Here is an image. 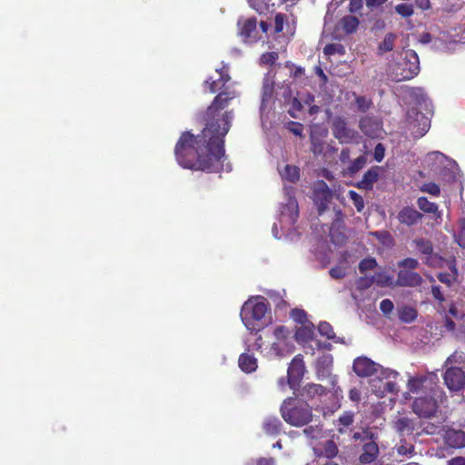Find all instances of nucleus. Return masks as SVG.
Instances as JSON below:
<instances>
[{
    "instance_id": "f257e3e1",
    "label": "nucleus",
    "mask_w": 465,
    "mask_h": 465,
    "mask_svg": "<svg viewBox=\"0 0 465 465\" xmlns=\"http://www.w3.org/2000/svg\"><path fill=\"white\" fill-rule=\"evenodd\" d=\"M238 94L224 89L213 100L204 113L205 126L201 134L182 133L174 147L175 159L180 166L193 171L218 173L223 169L224 137L231 128L232 111L221 113Z\"/></svg>"
},
{
    "instance_id": "f03ea898",
    "label": "nucleus",
    "mask_w": 465,
    "mask_h": 465,
    "mask_svg": "<svg viewBox=\"0 0 465 465\" xmlns=\"http://www.w3.org/2000/svg\"><path fill=\"white\" fill-rule=\"evenodd\" d=\"M408 389L416 394L412 402L413 411L420 418H431L438 412L444 392L438 385L436 376L420 375L411 377Z\"/></svg>"
},
{
    "instance_id": "7ed1b4c3",
    "label": "nucleus",
    "mask_w": 465,
    "mask_h": 465,
    "mask_svg": "<svg viewBox=\"0 0 465 465\" xmlns=\"http://www.w3.org/2000/svg\"><path fill=\"white\" fill-rule=\"evenodd\" d=\"M281 414L288 424L295 427L309 424L313 417L311 406L297 398L284 400L281 406Z\"/></svg>"
},
{
    "instance_id": "20e7f679",
    "label": "nucleus",
    "mask_w": 465,
    "mask_h": 465,
    "mask_svg": "<svg viewBox=\"0 0 465 465\" xmlns=\"http://www.w3.org/2000/svg\"><path fill=\"white\" fill-rule=\"evenodd\" d=\"M269 310L267 300L263 297H257L244 302L241 311V318L244 325L251 331H259L254 323L262 321Z\"/></svg>"
},
{
    "instance_id": "39448f33",
    "label": "nucleus",
    "mask_w": 465,
    "mask_h": 465,
    "mask_svg": "<svg viewBox=\"0 0 465 465\" xmlns=\"http://www.w3.org/2000/svg\"><path fill=\"white\" fill-rule=\"evenodd\" d=\"M417 259L408 257L398 262L400 271L397 275L396 284L401 287H418L423 280L420 273L414 272L419 268Z\"/></svg>"
},
{
    "instance_id": "423d86ee",
    "label": "nucleus",
    "mask_w": 465,
    "mask_h": 465,
    "mask_svg": "<svg viewBox=\"0 0 465 465\" xmlns=\"http://www.w3.org/2000/svg\"><path fill=\"white\" fill-rule=\"evenodd\" d=\"M332 135L340 143H351L356 142L359 134L354 129L349 127L346 119L342 116H336L331 122Z\"/></svg>"
},
{
    "instance_id": "0eeeda50",
    "label": "nucleus",
    "mask_w": 465,
    "mask_h": 465,
    "mask_svg": "<svg viewBox=\"0 0 465 465\" xmlns=\"http://www.w3.org/2000/svg\"><path fill=\"white\" fill-rule=\"evenodd\" d=\"M417 252L425 256L424 262L430 267H439L441 264L442 258L433 252L432 242L424 238H416L412 242Z\"/></svg>"
},
{
    "instance_id": "6e6552de",
    "label": "nucleus",
    "mask_w": 465,
    "mask_h": 465,
    "mask_svg": "<svg viewBox=\"0 0 465 465\" xmlns=\"http://www.w3.org/2000/svg\"><path fill=\"white\" fill-rule=\"evenodd\" d=\"M305 372L303 357L301 354L296 355L291 361L287 370L288 384L291 389L296 390Z\"/></svg>"
},
{
    "instance_id": "1a4fd4ad",
    "label": "nucleus",
    "mask_w": 465,
    "mask_h": 465,
    "mask_svg": "<svg viewBox=\"0 0 465 465\" xmlns=\"http://www.w3.org/2000/svg\"><path fill=\"white\" fill-rule=\"evenodd\" d=\"M333 197L332 191L329 188L327 183L320 181L313 191V200L317 206L319 215H322L328 209V204Z\"/></svg>"
},
{
    "instance_id": "9d476101",
    "label": "nucleus",
    "mask_w": 465,
    "mask_h": 465,
    "mask_svg": "<svg viewBox=\"0 0 465 465\" xmlns=\"http://www.w3.org/2000/svg\"><path fill=\"white\" fill-rule=\"evenodd\" d=\"M444 381L450 391H461L465 388V372L459 367L448 368L444 373Z\"/></svg>"
},
{
    "instance_id": "9b49d317",
    "label": "nucleus",
    "mask_w": 465,
    "mask_h": 465,
    "mask_svg": "<svg viewBox=\"0 0 465 465\" xmlns=\"http://www.w3.org/2000/svg\"><path fill=\"white\" fill-rule=\"evenodd\" d=\"M335 213V217L331 223V225L330 227L329 236L331 239V242L335 245H343L346 241L347 237L346 235L339 232L340 227L343 223V213L340 208H333Z\"/></svg>"
},
{
    "instance_id": "f8f14e48",
    "label": "nucleus",
    "mask_w": 465,
    "mask_h": 465,
    "mask_svg": "<svg viewBox=\"0 0 465 465\" xmlns=\"http://www.w3.org/2000/svg\"><path fill=\"white\" fill-rule=\"evenodd\" d=\"M380 365L371 359L361 356L354 360L352 369L361 378L371 377L378 371Z\"/></svg>"
},
{
    "instance_id": "ddd939ff",
    "label": "nucleus",
    "mask_w": 465,
    "mask_h": 465,
    "mask_svg": "<svg viewBox=\"0 0 465 465\" xmlns=\"http://www.w3.org/2000/svg\"><path fill=\"white\" fill-rule=\"evenodd\" d=\"M402 70L401 79H411L419 74L420 61L418 54L413 50L406 51Z\"/></svg>"
},
{
    "instance_id": "4468645a",
    "label": "nucleus",
    "mask_w": 465,
    "mask_h": 465,
    "mask_svg": "<svg viewBox=\"0 0 465 465\" xmlns=\"http://www.w3.org/2000/svg\"><path fill=\"white\" fill-rule=\"evenodd\" d=\"M240 35L245 43H255L260 38L257 31V20L255 17H251L243 21H239Z\"/></svg>"
},
{
    "instance_id": "2eb2a0df",
    "label": "nucleus",
    "mask_w": 465,
    "mask_h": 465,
    "mask_svg": "<svg viewBox=\"0 0 465 465\" xmlns=\"http://www.w3.org/2000/svg\"><path fill=\"white\" fill-rule=\"evenodd\" d=\"M394 429L401 435H411L414 432L419 435L420 424L418 420L401 417L394 421Z\"/></svg>"
},
{
    "instance_id": "dca6fc26",
    "label": "nucleus",
    "mask_w": 465,
    "mask_h": 465,
    "mask_svg": "<svg viewBox=\"0 0 465 465\" xmlns=\"http://www.w3.org/2000/svg\"><path fill=\"white\" fill-rule=\"evenodd\" d=\"M443 439L445 443L455 449H461L465 447V431L448 428L444 431Z\"/></svg>"
},
{
    "instance_id": "f3484780",
    "label": "nucleus",
    "mask_w": 465,
    "mask_h": 465,
    "mask_svg": "<svg viewBox=\"0 0 465 465\" xmlns=\"http://www.w3.org/2000/svg\"><path fill=\"white\" fill-rule=\"evenodd\" d=\"M380 453L378 444L371 440L364 443L361 453L359 456V461L362 464H371L376 460Z\"/></svg>"
},
{
    "instance_id": "a211bd4d",
    "label": "nucleus",
    "mask_w": 465,
    "mask_h": 465,
    "mask_svg": "<svg viewBox=\"0 0 465 465\" xmlns=\"http://www.w3.org/2000/svg\"><path fill=\"white\" fill-rule=\"evenodd\" d=\"M331 361H328L327 359L322 361H318L316 365V376L318 380H325L327 379L331 386L334 389L337 385V376L332 375L331 372Z\"/></svg>"
},
{
    "instance_id": "6ab92c4d",
    "label": "nucleus",
    "mask_w": 465,
    "mask_h": 465,
    "mask_svg": "<svg viewBox=\"0 0 465 465\" xmlns=\"http://www.w3.org/2000/svg\"><path fill=\"white\" fill-rule=\"evenodd\" d=\"M399 222L407 226H412L421 220L422 214L412 207H403L397 216Z\"/></svg>"
},
{
    "instance_id": "aec40b11",
    "label": "nucleus",
    "mask_w": 465,
    "mask_h": 465,
    "mask_svg": "<svg viewBox=\"0 0 465 465\" xmlns=\"http://www.w3.org/2000/svg\"><path fill=\"white\" fill-rule=\"evenodd\" d=\"M381 167L373 166L370 168L358 182L357 187L363 190H371L374 183L378 181Z\"/></svg>"
},
{
    "instance_id": "412c9836",
    "label": "nucleus",
    "mask_w": 465,
    "mask_h": 465,
    "mask_svg": "<svg viewBox=\"0 0 465 465\" xmlns=\"http://www.w3.org/2000/svg\"><path fill=\"white\" fill-rule=\"evenodd\" d=\"M359 128L366 136L375 137L380 131V124L373 118L364 116L359 122Z\"/></svg>"
},
{
    "instance_id": "4be33fe9",
    "label": "nucleus",
    "mask_w": 465,
    "mask_h": 465,
    "mask_svg": "<svg viewBox=\"0 0 465 465\" xmlns=\"http://www.w3.org/2000/svg\"><path fill=\"white\" fill-rule=\"evenodd\" d=\"M327 392L328 390L326 387L321 384L310 382L302 388L300 395L307 400H312L317 396L326 395Z\"/></svg>"
},
{
    "instance_id": "5701e85b",
    "label": "nucleus",
    "mask_w": 465,
    "mask_h": 465,
    "mask_svg": "<svg viewBox=\"0 0 465 465\" xmlns=\"http://www.w3.org/2000/svg\"><path fill=\"white\" fill-rule=\"evenodd\" d=\"M294 337L299 343H305L312 341L314 338L313 323L308 322L297 328Z\"/></svg>"
},
{
    "instance_id": "b1692460",
    "label": "nucleus",
    "mask_w": 465,
    "mask_h": 465,
    "mask_svg": "<svg viewBox=\"0 0 465 465\" xmlns=\"http://www.w3.org/2000/svg\"><path fill=\"white\" fill-rule=\"evenodd\" d=\"M282 423L276 416L266 417L262 421V430L267 435L276 436L282 430Z\"/></svg>"
},
{
    "instance_id": "393cba45",
    "label": "nucleus",
    "mask_w": 465,
    "mask_h": 465,
    "mask_svg": "<svg viewBox=\"0 0 465 465\" xmlns=\"http://www.w3.org/2000/svg\"><path fill=\"white\" fill-rule=\"evenodd\" d=\"M240 369L246 372L251 373L257 369V360L253 355L248 353H242L238 360Z\"/></svg>"
},
{
    "instance_id": "a878e982",
    "label": "nucleus",
    "mask_w": 465,
    "mask_h": 465,
    "mask_svg": "<svg viewBox=\"0 0 465 465\" xmlns=\"http://www.w3.org/2000/svg\"><path fill=\"white\" fill-rule=\"evenodd\" d=\"M416 122L418 123L417 130L412 131V134L415 138L422 137L430 127V121L429 118L421 113H417Z\"/></svg>"
},
{
    "instance_id": "bb28decb",
    "label": "nucleus",
    "mask_w": 465,
    "mask_h": 465,
    "mask_svg": "<svg viewBox=\"0 0 465 465\" xmlns=\"http://www.w3.org/2000/svg\"><path fill=\"white\" fill-rule=\"evenodd\" d=\"M398 316L402 322L411 323L417 319L418 312L412 306L404 305L398 309Z\"/></svg>"
},
{
    "instance_id": "cd10ccee",
    "label": "nucleus",
    "mask_w": 465,
    "mask_h": 465,
    "mask_svg": "<svg viewBox=\"0 0 465 465\" xmlns=\"http://www.w3.org/2000/svg\"><path fill=\"white\" fill-rule=\"evenodd\" d=\"M359 24V19L353 15H345L340 21L341 27L346 34L355 33Z\"/></svg>"
},
{
    "instance_id": "c85d7f7f",
    "label": "nucleus",
    "mask_w": 465,
    "mask_h": 465,
    "mask_svg": "<svg viewBox=\"0 0 465 465\" xmlns=\"http://www.w3.org/2000/svg\"><path fill=\"white\" fill-rule=\"evenodd\" d=\"M282 179L291 183H296L300 179V168L296 165L286 164L282 171L280 172Z\"/></svg>"
},
{
    "instance_id": "c756f323",
    "label": "nucleus",
    "mask_w": 465,
    "mask_h": 465,
    "mask_svg": "<svg viewBox=\"0 0 465 465\" xmlns=\"http://www.w3.org/2000/svg\"><path fill=\"white\" fill-rule=\"evenodd\" d=\"M367 163V158L365 155H360L353 161L350 162V164L345 169L344 173L349 176H353L360 170H361Z\"/></svg>"
},
{
    "instance_id": "7c9ffc66",
    "label": "nucleus",
    "mask_w": 465,
    "mask_h": 465,
    "mask_svg": "<svg viewBox=\"0 0 465 465\" xmlns=\"http://www.w3.org/2000/svg\"><path fill=\"white\" fill-rule=\"evenodd\" d=\"M338 454V447L333 440H327L322 449L321 450V453L318 454L319 457H325L326 459H333Z\"/></svg>"
},
{
    "instance_id": "2f4dec72",
    "label": "nucleus",
    "mask_w": 465,
    "mask_h": 465,
    "mask_svg": "<svg viewBox=\"0 0 465 465\" xmlns=\"http://www.w3.org/2000/svg\"><path fill=\"white\" fill-rule=\"evenodd\" d=\"M354 415L352 412L345 411L343 412L337 420V430L340 433L345 432V428H348L353 423Z\"/></svg>"
},
{
    "instance_id": "473e14b6",
    "label": "nucleus",
    "mask_w": 465,
    "mask_h": 465,
    "mask_svg": "<svg viewBox=\"0 0 465 465\" xmlns=\"http://www.w3.org/2000/svg\"><path fill=\"white\" fill-rule=\"evenodd\" d=\"M310 142H311V151L312 152V153L314 155H321L323 153L324 142L321 137H319L312 133L310 135Z\"/></svg>"
},
{
    "instance_id": "72a5a7b5",
    "label": "nucleus",
    "mask_w": 465,
    "mask_h": 465,
    "mask_svg": "<svg viewBox=\"0 0 465 465\" xmlns=\"http://www.w3.org/2000/svg\"><path fill=\"white\" fill-rule=\"evenodd\" d=\"M417 204L426 213H436L438 212V205L435 203L430 202L426 197H419Z\"/></svg>"
},
{
    "instance_id": "f704fd0d",
    "label": "nucleus",
    "mask_w": 465,
    "mask_h": 465,
    "mask_svg": "<svg viewBox=\"0 0 465 465\" xmlns=\"http://www.w3.org/2000/svg\"><path fill=\"white\" fill-rule=\"evenodd\" d=\"M396 35L393 33H388L383 40L379 45V51L381 53H387L393 49Z\"/></svg>"
},
{
    "instance_id": "c9c22d12",
    "label": "nucleus",
    "mask_w": 465,
    "mask_h": 465,
    "mask_svg": "<svg viewBox=\"0 0 465 465\" xmlns=\"http://www.w3.org/2000/svg\"><path fill=\"white\" fill-rule=\"evenodd\" d=\"M420 429L419 430V435L425 433L429 435L437 434L440 430V424L433 423L428 420H420Z\"/></svg>"
},
{
    "instance_id": "e433bc0d",
    "label": "nucleus",
    "mask_w": 465,
    "mask_h": 465,
    "mask_svg": "<svg viewBox=\"0 0 465 465\" xmlns=\"http://www.w3.org/2000/svg\"><path fill=\"white\" fill-rule=\"evenodd\" d=\"M373 283L381 287H386L392 284V277L386 272H376L373 276Z\"/></svg>"
},
{
    "instance_id": "4c0bfd02",
    "label": "nucleus",
    "mask_w": 465,
    "mask_h": 465,
    "mask_svg": "<svg viewBox=\"0 0 465 465\" xmlns=\"http://www.w3.org/2000/svg\"><path fill=\"white\" fill-rule=\"evenodd\" d=\"M323 53L326 55H333V54L343 55V54H345V47L343 46V45H341L340 43L328 44L324 46Z\"/></svg>"
},
{
    "instance_id": "58836bf2",
    "label": "nucleus",
    "mask_w": 465,
    "mask_h": 465,
    "mask_svg": "<svg viewBox=\"0 0 465 465\" xmlns=\"http://www.w3.org/2000/svg\"><path fill=\"white\" fill-rule=\"evenodd\" d=\"M399 455L412 456L415 453V448L412 444L408 443L405 440H401L396 447Z\"/></svg>"
},
{
    "instance_id": "ea45409f",
    "label": "nucleus",
    "mask_w": 465,
    "mask_h": 465,
    "mask_svg": "<svg viewBox=\"0 0 465 465\" xmlns=\"http://www.w3.org/2000/svg\"><path fill=\"white\" fill-rule=\"evenodd\" d=\"M318 331L322 336L331 340L335 337V332L332 326L327 322H321L318 326Z\"/></svg>"
},
{
    "instance_id": "a19ab883",
    "label": "nucleus",
    "mask_w": 465,
    "mask_h": 465,
    "mask_svg": "<svg viewBox=\"0 0 465 465\" xmlns=\"http://www.w3.org/2000/svg\"><path fill=\"white\" fill-rule=\"evenodd\" d=\"M349 198L351 200L358 213L362 212L364 209V200L357 192L351 190L348 193Z\"/></svg>"
},
{
    "instance_id": "79ce46f5",
    "label": "nucleus",
    "mask_w": 465,
    "mask_h": 465,
    "mask_svg": "<svg viewBox=\"0 0 465 465\" xmlns=\"http://www.w3.org/2000/svg\"><path fill=\"white\" fill-rule=\"evenodd\" d=\"M395 12L401 17H411L414 14L413 5L411 4H399L395 6Z\"/></svg>"
},
{
    "instance_id": "37998d69",
    "label": "nucleus",
    "mask_w": 465,
    "mask_h": 465,
    "mask_svg": "<svg viewBox=\"0 0 465 465\" xmlns=\"http://www.w3.org/2000/svg\"><path fill=\"white\" fill-rule=\"evenodd\" d=\"M291 317L295 322L302 325L309 322L307 320V313L302 309H292L291 312Z\"/></svg>"
},
{
    "instance_id": "c03bdc74",
    "label": "nucleus",
    "mask_w": 465,
    "mask_h": 465,
    "mask_svg": "<svg viewBox=\"0 0 465 465\" xmlns=\"http://www.w3.org/2000/svg\"><path fill=\"white\" fill-rule=\"evenodd\" d=\"M278 58L279 54L277 52H267L261 55L260 63L262 64L273 65Z\"/></svg>"
},
{
    "instance_id": "a18cd8bd",
    "label": "nucleus",
    "mask_w": 465,
    "mask_h": 465,
    "mask_svg": "<svg viewBox=\"0 0 465 465\" xmlns=\"http://www.w3.org/2000/svg\"><path fill=\"white\" fill-rule=\"evenodd\" d=\"M377 266V262L374 258L362 259L359 263V270L361 273L367 271L373 270Z\"/></svg>"
},
{
    "instance_id": "49530a36",
    "label": "nucleus",
    "mask_w": 465,
    "mask_h": 465,
    "mask_svg": "<svg viewBox=\"0 0 465 465\" xmlns=\"http://www.w3.org/2000/svg\"><path fill=\"white\" fill-rule=\"evenodd\" d=\"M285 23H287V15L282 13H277L274 16V32L276 34L282 33Z\"/></svg>"
},
{
    "instance_id": "de8ad7c7",
    "label": "nucleus",
    "mask_w": 465,
    "mask_h": 465,
    "mask_svg": "<svg viewBox=\"0 0 465 465\" xmlns=\"http://www.w3.org/2000/svg\"><path fill=\"white\" fill-rule=\"evenodd\" d=\"M290 334L291 332L288 328L283 325L277 326L273 331V335L278 341H285Z\"/></svg>"
},
{
    "instance_id": "09e8293b",
    "label": "nucleus",
    "mask_w": 465,
    "mask_h": 465,
    "mask_svg": "<svg viewBox=\"0 0 465 465\" xmlns=\"http://www.w3.org/2000/svg\"><path fill=\"white\" fill-rule=\"evenodd\" d=\"M355 103L359 111L362 113L367 112L371 105V101L370 99H367L365 96H357L355 99Z\"/></svg>"
},
{
    "instance_id": "8fccbe9b",
    "label": "nucleus",
    "mask_w": 465,
    "mask_h": 465,
    "mask_svg": "<svg viewBox=\"0 0 465 465\" xmlns=\"http://www.w3.org/2000/svg\"><path fill=\"white\" fill-rule=\"evenodd\" d=\"M421 191L433 196H439L440 193V186L435 183H424L421 187Z\"/></svg>"
},
{
    "instance_id": "3c124183",
    "label": "nucleus",
    "mask_w": 465,
    "mask_h": 465,
    "mask_svg": "<svg viewBox=\"0 0 465 465\" xmlns=\"http://www.w3.org/2000/svg\"><path fill=\"white\" fill-rule=\"evenodd\" d=\"M437 278L440 282L450 286L457 280L458 276L449 272H439Z\"/></svg>"
},
{
    "instance_id": "603ef678",
    "label": "nucleus",
    "mask_w": 465,
    "mask_h": 465,
    "mask_svg": "<svg viewBox=\"0 0 465 465\" xmlns=\"http://www.w3.org/2000/svg\"><path fill=\"white\" fill-rule=\"evenodd\" d=\"M373 284V278L368 277V276H362L360 277L357 282L356 285L359 290H366L370 288Z\"/></svg>"
},
{
    "instance_id": "864d4df0",
    "label": "nucleus",
    "mask_w": 465,
    "mask_h": 465,
    "mask_svg": "<svg viewBox=\"0 0 465 465\" xmlns=\"http://www.w3.org/2000/svg\"><path fill=\"white\" fill-rule=\"evenodd\" d=\"M372 235L383 244L392 242V237L388 231H377L372 232Z\"/></svg>"
},
{
    "instance_id": "5fc2aeb1",
    "label": "nucleus",
    "mask_w": 465,
    "mask_h": 465,
    "mask_svg": "<svg viewBox=\"0 0 465 465\" xmlns=\"http://www.w3.org/2000/svg\"><path fill=\"white\" fill-rule=\"evenodd\" d=\"M288 129L293 134L302 137L303 132V125L301 123L291 121L288 124Z\"/></svg>"
},
{
    "instance_id": "6e6d98bb",
    "label": "nucleus",
    "mask_w": 465,
    "mask_h": 465,
    "mask_svg": "<svg viewBox=\"0 0 465 465\" xmlns=\"http://www.w3.org/2000/svg\"><path fill=\"white\" fill-rule=\"evenodd\" d=\"M394 309V304L390 299H384L380 303V310L385 314H390Z\"/></svg>"
},
{
    "instance_id": "4d7b16f0",
    "label": "nucleus",
    "mask_w": 465,
    "mask_h": 465,
    "mask_svg": "<svg viewBox=\"0 0 465 465\" xmlns=\"http://www.w3.org/2000/svg\"><path fill=\"white\" fill-rule=\"evenodd\" d=\"M373 156L378 163H381L384 159L385 147L381 143L376 144L374 148Z\"/></svg>"
},
{
    "instance_id": "13d9d810",
    "label": "nucleus",
    "mask_w": 465,
    "mask_h": 465,
    "mask_svg": "<svg viewBox=\"0 0 465 465\" xmlns=\"http://www.w3.org/2000/svg\"><path fill=\"white\" fill-rule=\"evenodd\" d=\"M204 85L211 94H214L223 88L222 85L219 86V82L213 80V78H209L206 81H204Z\"/></svg>"
},
{
    "instance_id": "bf43d9fd",
    "label": "nucleus",
    "mask_w": 465,
    "mask_h": 465,
    "mask_svg": "<svg viewBox=\"0 0 465 465\" xmlns=\"http://www.w3.org/2000/svg\"><path fill=\"white\" fill-rule=\"evenodd\" d=\"M362 6H363L362 0H350L349 11L351 13H357L362 8Z\"/></svg>"
},
{
    "instance_id": "052dcab7",
    "label": "nucleus",
    "mask_w": 465,
    "mask_h": 465,
    "mask_svg": "<svg viewBox=\"0 0 465 465\" xmlns=\"http://www.w3.org/2000/svg\"><path fill=\"white\" fill-rule=\"evenodd\" d=\"M431 294H432L433 298L435 300L439 301L440 302H442L445 301V297H444L443 293L441 292L440 287L438 285H433L431 287Z\"/></svg>"
},
{
    "instance_id": "680f3d73",
    "label": "nucleus",
    "mask_w": 465,
    "mask_h": 465,
    "mask_svg": "<svg viewBox=\"0 0 465 465\" xmlns=\"http://www.w3.org/2000/svg\"><path fill=\"white\" fill-rule=\"evenodd\" d=\"M333 279H342L345 276V272L341 267H333L329 272Z\"/></svg>"
},
{
    "instance_id": "e2e57ef3",
    "label": "nucleus",
    "mask_w": 465,
    "mask_h": 465,
    "mask_svg": "<svg viewBox=\"0 0 465 465\" xmlns=\"http://www.w3.org/2000/svg\"><path fill=\"white\" fill-rule=\"evenodd\" d=\"M399 391L398 385L394 381H386L383 385V391H387L390 393H397Z\"/></svg>"
},
{
    "instance_id": "0e129e2a",
    "label": "nucleus",
    "mask_w": 465,
    "mask_h": 465,
    "mask_svg": "<svg viewBox=\"0 0 465 465\" xmlns=\"http://www.w3.org/2000/svg\"><path fill=\"white\" fill-rule=\"evenodd\" d=\"M349 398L351 401L359 403L361 398V391L357 388H352L349 391Z\"/></svg>"
},
{
    "instance_id": "69168bd1",
    "label": "nucleus",
    "mask_w": 465,
    "mask_h": 465,
    "mask_svg": "<svg viewBox=\"0 0 465 465\" xmlns=\"http://www.w3.org/2000/svg\"><path fill=\"white\" fill-rule=\"evenodd\" d=\"M350 155H351L350 149L347 147L342 148L341 151L340 156H339L341 163H346L350 162Z\"/></svg>"
},
{
    "instance_id": "338daca9",
    "label": "nucleus",
    "mask_w": 465,
    "mask_h": 465,
    "mask_svg": "<svg viewBox=\"0 0 465 465\" xmlns=\"http://www.w3.org/2000/svg\"><path fill=\"white\" fill-rule=\"evenodd\" d=\"M252 465H275V460L272 458H260Z\"/></svg>"
},
{
    "instance_id": "774afa93",
    "label": "nucleus",
    "mask_w": 465,
    "mask_h": 465,
    "mask_svg": "<svg viewBox=\"0 0 465 465\" xmlns=\"http://www.w3.org/2000/svg\"><path fill=\"white\" fill-rule=\"evenodd\" d=\"M448 465H465V457H454L448 461Z\"/></svg>"
}]
</instances>
